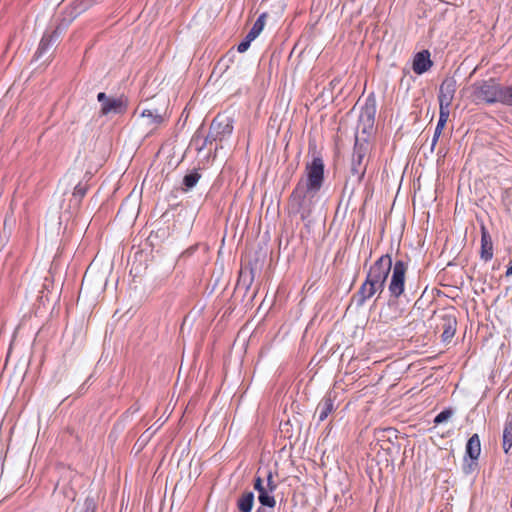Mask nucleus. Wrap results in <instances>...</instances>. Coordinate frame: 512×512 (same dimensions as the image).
I'll list each match as a JSON object with an SVG mask.
<instances>
[{
  "instance_id": "nucleus-1",
  "label": "nucleus",
  "mask_w": 512,
  "mask_h": 512,
  "mask_svg": "<svg viewBox=\"0 0 512 512\" xmlns=\"http://www.w3.org/2000/svg\"><path fill=\"white\" fill-rule=\"evenodd\" d=\"M325 164L323 158L314 153L312 160L305 165V178L297 182L288 198V211L293 215H299L306 220L312 214L315 206V197L323 187Z\"/></svg>"
},
{
  "instance_id": "nucleus-2",
  "label": "nucleus",
  "mask_w": 512,
  "mask_h": 512,
  "mask_svg": "<svg viewBox=\"0 0 512 512\" xmlns=\"http://www.w3.org/2000/svg\"><path fill=\"white\" fill-rule=\"evenodd\" d=\"M471 88L474 101L486 104L499 103L502 85L495 78L476 81Z\"/></svg>"
},
{
  "instance_id": "nucleus-3",
  "label": "nucleus",
  "mask_w": 512,
  "mask_h": 512,
  "mask_svg": "<svg viewBox=\"0 0 512 512\" xmlns=\"http://www.w3.org/2000/svg\"><path fill=\"white\" fill-rule=\"evenodd\" d=\"M376 110V98L374 94H370L361 109L355 133V136L358 134L360 138L362 140L364 139L367 143L374 129Z\"/></svg>"
},
{
  "instance_id": "nucleus-4",
  "label": "nucleus",
  "mask_w": 512,
  "mask_h": 512,
  "mask_svg": "<svg viewBox=\"0 0 512 512\" xmlns=\"http://www.w3.org/2000/svg\"><path fill=\"white\" fill-rule=\"evenodd\" d=\"M368 151L369 143H367L364 139L362 141L360 136L357 134L350 168L351 176L355 177V181L357 183H360L365 176L367 164L364 163V160L367 157Z\"/></svg>"
},
{
  "instance_id": "nucleus-5",
  "label": "nucleus",
  "mask_w": 512,
  "mask_h": 512,
  "mask_svg": "<svg viewBox=\"0 0 512 512\" xmlns=\"http://www.w3.org/2000/svg\"><path fill=\"white\" fill-rule=\"evenodd\" d=\"M391 269V256L389 254L382 255L371 265L367 272L366 279L385 286Z\"/></svg>"
},
{
  "instance_id": "nucleus-6",
  "label": "nucleus",
  "mask_w": 512,
  "mask_h": 512,
  "mask_svg": "<svg viewBox=\"0 0 512 512\" xmlns=\"http://www.w3.org/2000/svg\"><path fill=\"white\" fill-rule=\"evenodd\" d=\"M481 453V442L478 434H473L467 441L465 447L464 463L462 466L465 475L472 474L478 466V459Z\"/></svg>"
},
{
  "instance_id": "nucleus-7",
  "label": "nucleus",
  "mask_w": 512,
  "mask_h": 512,
  "mask_svg": "<svg viewBox=\"0 0 512 512\" xmlns=\"http://www.w3.org/2000/svg\"><path fill=\"white\" fill-rule=\"evenodd\" d=\"M97 100L101 104L100 115L107 116L109 114H124L128 107V101L125 97H109L104 92L97 95Z\"/></svg>"
},
{
  "instance_id": "nucleus-8",
  "label": "nucleus",
  "mask_w": 512,
  "mask_h": 512,
  "mask_svg": "<svg viewBox=\"0 0 512 512\" xmlns=\"http://www.w3.org/2000/svg\"><path fill=\"white\" fill-rule=\"evenodd\" d=\"M407 264L402 260L392 264V276L388 286L390 295L398 299L404 293Z\"/></svg>"
},
{
  "instance_id": "nucleus-9",
  "label": "nucleus",
  "mask_w": 512,
  "mask_h": 512,
  "mask_svg": "<svg viewBox=\"0 0 512 512\" xmlns=\"http://www.w3.org/2000/svg\"><path fill=\"white\" fill-rule=\"evenodd\" d=\"M71 20L72 19H69L68 21L63 20L53 31L44 33L34 55L36 60L44 57L45 54H47L50 49L58 42L60 34L68 27Z\"/></svg>"
},
{
  "instance_id": "nucleus-10",
  "label": "nucleus",
  "mask_w": 512,
  "mask_h": 512,
  "mask_svg": "<svg viewBox=\"0 0 512 512\" xmlns=\"http://www.w3.org/2000/svg\"><path fill=\"white\" fill-rule=\"evenodd\" d=\"M210 138L215 137L218 142H222L228 138L233 132V119L218 114L211 122L210 127Z\"/></svg>"
},
{
  "instance_id": "nucleus-11",
  "label": "nucleus",
  "mask_w": 512,
  "mask_h": 512,
  "mask_svg": "<svg viewBox=\"0 0 512 512\" xmlns=\"http://www.w3.org/2000/svg\"><path fill=\"white\" fill-rule=\"evenodd\" d=\"M384 288L385 286L365 279L358 291L353 295V301H355L357 307H362L366 301L371 299L374 295L377 293L380 295Z\"/></svg>"
},
{
  "instance_id": "nucleus-12",
  "label": "nucleus",
  "mask_w": 512,
  "mask_h": 512,
  "mask_svg": "<svg viewBox=\"0 0 512 512\" xmlns=\"http://www.w3.org/2000/svg\"><path fill=\"white\" fill-rule=\"evenodd\" d=\"M337 393L335 391H328L321 401L318 403L315 415L318 416V422L325 421L328 416L337 409L335 401Z\"/></svg>"
},
{
  "instance_id": "nucleus-13",
  "label": "nucleus",
  "mask_w": 512,
  "mask_h": 512,
  "mask_svg": "<svg viewBox=\"0 0 512 512\" xmlns=\"http://www.w3.org/2000/svg\"><path fill=\"white\" fill-rule=\"evenodd\" d=\"M457 89V82L454 77H446L439 87V104L451 106Z\"/></svg>"
},
{
  "instance_id": "nucleus-14",
  "label": "nucleus",
  "mask_w": 512,
  "mask_h": 512,
  "mask_svg": "<svg viewBox=\"0 0 512 512\" xmlns=\"http://www.w3.org/2000/svg\"><path fill=\"white\" fill-rule=\"evenodd\" d=\"M253 486L258 492V501L260 505L273 509L276 505V499L274 495H269L265 490V485L261 476H255Z\"/></svg>"
},
{
  "instance_id": "nucleus-15",
  "label": "nucleus",
  "mask_w": 512,
  "mask_h": 512,
  "mask_svg": "<svg viewBox=\"0 0 512 512\" xmlns=\"http://www.w3.org/2000/svg\"><path fill=\"white\" fill-rule=\"evenodd\" d=\"M432 65L429 51L423 50L415 55L412 68L416 74L421 75L427 72Z\"/></svg>"
},
{
  "instance_id": "nucleus-16",
  "label": "nucleus",
  "mask_w": 512,
  "mask_h": 512,
  "mask_svg": "<svg viewBox=\"0 0 512 512\" xmlns=\"http://www.w3.org/2000/svg\"><path fill=\"white\" fill-rule=\"evenodd\" d=\"M480 257L485 262L493 258V242L484 224L481 225V249Z\"/></svg>"
},
{
  "instance_id": "nucleus-17",
  "label": "nucleus",
  "mask_w": 512,
  "mask_h": 512,
  "mask_svg": "<svg viewBox=\"0 0 512 512\" xmlns=\"http://www.w3.org/2000/svg\"><path fill=\"white\" fill-rule=\"evenodd\" d=\"M457 320L454 316L446 314L441 318L440 327L443 330L441 338L443 342H449L455 335Z\"/></svg>"
},
{
  "instance_id": "nucleus-18",
  "label": "nucleus",
  "mask_w": 512,
  "mask_h": 512,
  "mask_svg": "<svg viewBox=\"0 0 512 512\" xmlns=\"http://www.w3.org/2000/svg\"><path fill=\"white\" fill-rule=\"evenodd\" d=\"M254 271L255 270L250 263L241 268L237 281L238 289H244L245 291L249 290L254 281Z\"/></svg>"
},
{
  "instance_id": "nucleus-19",
  "label": "nucleus",
  "mask_w": 512,
  "mask_h": 512,
  "mask_svg": "<svg viewBox=\"0 0 512 512\" xmlns=\"http://www.w3.org/2000/svg\"><path fill=\"white\" fill-rule=\"evenodd\" d=\"M201 130L202 128L200 127L192 138V144L195 145L198 152L204 150L208 145L211 146L213 143H218L215 137L210 138V131L206 136H203L201 135Z\"/></svg>"
},
{
  "instance_id": "nucleus-20",
  "label": "nucleus",
  "mask_w": 512,
  "mask_h": 512,
  "mask_svg": "<svg viewBox=\"0 0 512 512\" xmlns=\"http://www.w3.org/2000/svg\"><path fill=\"white\" fill-rule=\"evenodd\" d=\"M254 493L252 491H244L237 499V509L239 512H252L254 506Z\"/></svg>"
},
{
  "instance_id": "nucleus-21",
  "label": "nucleus",
  "mask_w": 512,
  "mask_h": 512,
  "mask_svg": "<svg viewBox=\"0 0 512 512\" xmlns=\"http://www.w3.org/2000/svg\"><path fill=\"white\" fill-rule=\"evenodd\" d=\"M502 448L507 454L512 448V417L508 416L504 423L502 435Z\"/></svg>"
},
{
  "instance_id": "nucleus-22",
  "label": "nucleus",
  "mask_w": 512,
  "mask_h": 512,
  "mask_svg": "<svg viewBox=\"0 0 512 512\" xmlns=\"http://www.w3.org/2000/svg\"><path fill=\"white\" fill-rule=\"evenodd\" d=\"M201 178V173L199 172V169H193L189 171L182 180V186L181 190L183 192H188L189 190L193 189L198 181Z\"/></svg>"
},
{
  "instance_id": "nucleus-23",
  "label": "nucleus",
  "mask_w": 512,
  "mask_h": 512,
  "mask_svg": "<svg viewBox=\"0 0 512 512\" xmlns=\"http://www.w3.org/2000/svg\"><path fill=\"white\" fill-rule=\"evenodd\" d=\"M141 116L146 118L147 124L153 126V128L158 127L164 121L163 115L156 108L144 109Z\"/></svg>"
},
{
  "instance_id": "nucleus-24",
  "label": "nucleus",
  "mask_w": 512,
  "mask_h": 512,
  "mask_svg": "<svg viewBox=\"0 0 512 512\" xmlns=\"http://www.w3.org/2000/svg\"><path fill=\"white\" fill-rule=\"evenodd\" d=\"M97 502L93 496H87L82 504H76L72 512H96Z\"/></svg>"
},
{
  "instance_id": "nucleus-25",
  "label": "nucleus",
  "mask_w": 512,
  "mask_h": 512,
  "mask_svg": "<svg viewBox=\"0 0 512 512\" xmlns=\"http://www.w3.org/2000/svg\"><path fill=\"white\" fill-rule=\"evenodd\" d=\"M265 18H266L265 13L261 14L257 18V20L254 22L252 28L246 35L249 39H251V40L256 39L258 37V35L262 32L264 25H265Z\"/></svg>"
},
{
  "instance_id": "nucleus-26",
  "label": "nucleus",
  "mask_w": 512,
  "mask_h": 512,
  "mask_svg": "<svg viewBox=\"0 0 512 512\" xmlns=\"http://www.w3.org/2000/svg\"><path fill=\"white\" fill-rule=\"evenodd\" d=\"M88 190V186L86 184H83L82 182H78L75 187L72 194V200L74 202V206H79L82 199L86 195Z\"/></svg>"
},
{
  "instance_id": "nucleus-27",
  "label": "nucleus",
  "mask_w": 512,
  "mask_h": 512,
  "mask_svg": "<svg viewBox=\"0 0 512 512\" xmlns=\"http://www.w3.org/2000/svg\"><path fill=\"white\" fill-rule=\"evenodd\" d=\"M499 103L507 106H512V84L509 86H502Z\"/></svg>"
},
{
  "instance_id": "nucleus-28",
  "label": "nucleus",
  "mask_w": 512,
  "mask_h": 512,
  "mask_svg": "<svg viewBox=\"0 0 512 512\" xmlns=\"http://www.w3.org/2000/svg\"><path fill=\"white\" fill-rule=\"evenodd\" d=\"M453 414H454V411L452 408H446L443 411H441L439 414L436 415V417L433 420V423L435 425L444 423L445 421L449 420Z\"/></svg>"
},
{
  "instance_id": "nucleus-29",
  "label": "nucleus",
  "mask_w": 512,
  "mask_h": 512,
  "mask_svg": "<svg viewBox=\"0 0 512 512\" xmlns=\"http://www.w3.org/2000/svg\"><path fill=\"white\" fill-rule=\"evenodd\" d=\"M267 483L265 485V490L269 495H273V492L277 489V482L274 480L273 474L271 471H268L266 476Z\"/></svg>"
},
{
  "instance_id": "nucleus-30",
  "label": "nucleus",
  "mask_w": 512,
  "mask_h": 512,
  "mask_svg": "<svg viewBox=\"0 0 512 512\" xmlns=\"http://www.w3.org/2000/svg\"><path fill=\"white\" fill-rule=\"evenodd\" d=\"M450 115V106L439 104V119L447 122Z\"/></svg>"
},
{
  "instance_id": "nucleus-31",
  "label": "nucleus",
  "mask_w": 512,
  "mask_h": 512,
  "mask_svg": "<svg viewBox=\"0 0 512 512\" xmlns=\"http://www.w3.org/2000/svg\"><path fill=\"white\" fill-rule=\"evenodd\" d=\"M252 41L253 40H251L247 36H245V38L239 43V45L237 47V51L239 53H244L245 51L248 50Z\"/></svg>"
},
{
  "instance_id": "nucleus-32",
  "label": "nucleus",
  "mask_w": 512,
  "mask_h": 512,
  "mask_svg": "<svg viewBox=\"0 0 512 512\" xmlns=\"http://www.w3.org/2000/svg\"><path fill=\"white\" fill-rule=\"evenodd\" d=\"M446 123L447 122L438 120L436 128H435L436 133L441 134L443 129H444V127H445V125H446Z\"/></svg>"
},
{
  "instance_id": "nucleus-33",
  "label": "nucleus",
  "mask_w": 512,
  "mask_h": 512,
  "mask_svg": "<svg viewBox=\"0 0 512 512\" xmlns=\"http://www.w3.org/2000/svg\"><path fill=\"white\" fill-rule=\"evenodd\" d=\"M440 135L441 134H438V133H436V131H434V135H433L432 142H431V149L432 150L434 149L435 145L437 144Z\"/></svg>"
},
{
  "instance_id": "nucleus-34",
  "label": "nucleus",
  "mask_w": 512,
  "mask_h": 512,
  "mask_svg": "<svg viewBox=\"0 0 512 512\" xmlns=\"http://www.w3.org/2000/svg\"><path fill=\"white\" fill-rule=\"evenodd\" d=\"M269 509H270V508H268V507H264V506L260 505V506L256 509V511H255V512H272V511H270Z\"/></svg>"
},
{
  "instance_id": "nucleus-35",
  "label": "nucleus",
  "mask_w": 512,
  "mask_h": 512,
  "mask_svg": "<svg viewBox=\"0 0 512 512\" xmlns=\"http://www.w3.org/2000/svg\"><path fill=\"white\" fill-rule=\"evenodd\" d=\"M512 275V264L506 270V276L509 277Z\"/></svg>"
},
{
  "instance_id": "nucleus-36",
  "label": "nucleus",
  "mask_w": 512,
  "mask_h": 512,
  "mask_svg": "<svg viewBox=\"0 0 512 512\" xmlns=\"http://www.w3.org/2000/svg\"><path fill=\"white\" fill-rule=\"evenodd\" d=\"M83 390H84V385H81L80 392H82Z\"/></svg>"
}]
</instances>
